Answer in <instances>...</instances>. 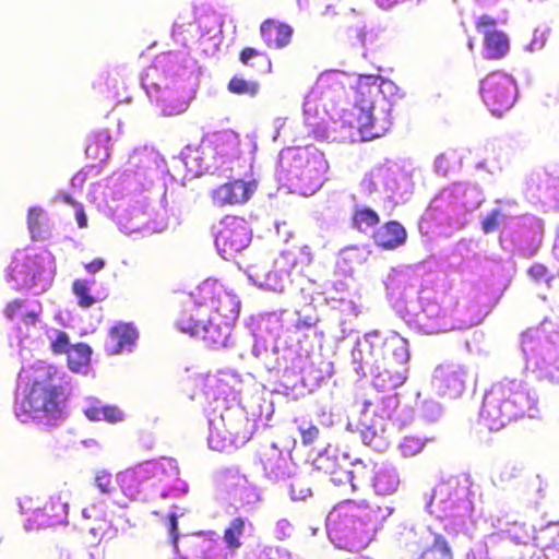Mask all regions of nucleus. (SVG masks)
<instances>
[{"label":"nucleus","mask_w":559,"mask_h":559,"mask_svg":"<svg viewBox=\"0 0 559 559\" xmlns=\"http://www.w3.org/2000/svg\"><path fill=\"white\" fill-rule=\"evenodd\" d=\"M382 518V511L374 502L344 500L326 518L328 535L337 548L360 550L373 539Z\"/></svg>","instance_id":"f257e3e1"},{"label":"nucleus","mask_w":559,"mask_h":559,"mask_svg":"<svg viewBox=\"0 0 559 559\" xmlns=\"http://www.w3.org/2000/svg\"><path fill=\"white\" fill-rule=\"evenodd\" d=\"M361 353L371 367L372 385L380 392L395 390L407 379L409 353L405 340L382 337L378 331L364 335Z\"/></svg>","instance_id":"f03ea898"},{"label":"nucleus","mask_w":559,"mask_h":559,"mask_svg":"<svg viewBox=\"0 0 559 559\" xmlns=\"http://www.w3.org/2000/svg\"><path fill=\"white\" fill-rule=\"evenodd\" d=\"M240 302L235 295L226 292L222 284L214 280H205L183 304L178 318L228 317L238 318Z\"/></svg>","instance_id":"7ed1b4c3"},{"label":"nucleus","mask_w":559,"mask_h":559,"mask_svg":"<svg viewBox=\"0 0 559 559\" xmlns=\"http://www.w3.org/2000/svg\"><path fill=\"white\" fill-rule=\"evenodd\" d=\"M174 78L163 73V68L154 63L145 71L142 83L153 104L163 116H177L186 111L188 103L178 90L174 88Z\"/></svg>","instance_id":"20e7f679"},{"label":"nucleus","mask_w":559,"mask_h":559,"mask_svg":"<svg viewBox=\"0 0 559 559\" xmlns=\"http://www.w3.org/2000/svg\"><path fill=\"white\" fill-rule=\"evenodd\" d=\"M66 396L61 386L34 381L20 402V411L33 419H57L63 415Z\"/></svg>","instance_id":"39448f33"},{"label":"nucleus","mask_w":559,"mask_h":559,"mask_svg":"<svg viewBox=\"0 0 559 559\" xmlns=\"http://www.w3.org/2000/svg\"><path fill=\"white\" fill-rule=\"evenodd\" d=\"M282 158L288 162L289 170L299 180L304 193H312L322 186L329 168L322 153L308 147H296L288 148Z\"/></svg>","instance_id":"423d86ee"},{"label":"nucleus","mask_w":559,"mask_h":559,"mask_svg":"<svg viewBox=\"0 0 559 559\" xmlns=\"http://www.w3.org/2000/svg\"><path fill=\"white\" fill-rule=\"evenodd\" d=\"M480 96L493 115L501 116L513 107L519 90L512 75L493 71L480 81Z\"/></svg>","instance_id":"0eeeda50"},{"label":"nucleus","mask_w":559,"mask_h":559,"mask_svg":"<svg viewBox=\"0 0 559 559\" xmlns=\"http://www.w3.org/2000/svg\"><path fill=\"white\" fill-rule=\"evenodd\" d=\"M237 318L228 317H205V318H177V326L180 331L201 337L206 344L213 347L225 346L231 328Z\"/></svg>","instance_id":"6e6552de"},{"label":"nucleus","mask_w":559,"mask_h":559,"mask_svg":"<svg viewBox=\"0 0 559 559\" xmlns=\"http://www.w3.org/2000/svg\"><path fill=\"white\" fill-rule=\"evenodd\" d=\"M250 241L251 229L243 217L235 215L223 217L215 236V246L225 260L233 259L247 248Z\"/></svg>","instance_id":"1a4fd4ad"},{"label":"nucleus","mask_w":559,"mask_h":559,"mask_svg":"<svg viewBox=\"0 0 559 559\" xmlns=\"http://www.w3.org/2000/svg\"><path fill=\"white\" fill-rule=\"evenodd\" d=\"M164 463H166L169 468L175 467V461L173 459L163 456L158 460L147 461L119 473L117 480L122 492L130 499H138L142 493V484L165 472Z\"/></svg>","instance_id":"9d476101"},{"label":"nucleus","mask_w":559,"mask_h":559,"mask_svg":"<svg viewBox=\"0 0 559 559\" xmlns=\"http://www.w3.org/2000/svg\"><path fill=\"white\" fill-rule=\"evenodd\" d=\"M254 186L251 182L236 179L225 182L210 192L214 206H236L245 204L251 198Z\"/></svg>","instance_id":"9b49d317"},{"label":"nucleus","mask_w":559,"mask_h":559,"mask_svg":"<svg viewBox=\"0 0 559 559\" xmlns=\"http://www.w3.org/2000/svg\"><path fill=\"white\" fill-rule=\"evenodd\" d=\"M236 424L237 421H212L207 438L210 448L224 452L248 441L250 433L233 432Z\"/></svg>","instance_id":"f8f14e48"},{"label":"nucleus","mask_w":559,"mask_h":559,"mask_svg":"<svg viewBox=\"0 0 559 559\" xmlns=\"http://www.w3.org/2000/svg\"><path fill=\"white\" fill-rule=\"evenodd\" d=\"M138 336L139 333L131 323H117L109 330L105 352L109 355H118L123 350H131Z\"/></svg>","instance_id":"ddd939ff"},{"label":"nucleus","mask_w":559,"mask_h":559,"mask_svg":"<svg viewBox=\"0 0 559 559\" xmlns=\"http://www.w3.org/2000/svg\"><path fill=\"white\" fill-rule=\"evenodd\" d=\"M346 430L358 433L365 444L374 449L386 447V432L382 421H347Z\"/></svg>","instance_id":"4468645a"},{"label":"nucleus","mask_w":559,"mask_h":559,"mask_svg":"<svg viewBox=\"0 0 559 559\" xmlns=\"http://www.w3.org/2000/svg\"><path fill=\"white\" fill-rule=\"evenodd\" d=\"M399 405L397 394L390 396L377 394L370 400H356L355 406L366 417L385 419Z\"/></svg>","instance_id":"2eb2a0df"},{"label":"nucleus","mask_w":559,"mask_h":559,"mask_svg":"<svg viewBox=\"0 0 559 559\" xmlns=\"http://www.w3.org/2000/svg\"><path fill=\"white\" fill-rule=\"evenodd\" d=\"M406 238V229L396 221L384 223L372 234L373 242L383 250L396 249L405 243Z\"/></svg>","instance_id":"dca6fc26"},{"label":"nucleus","mask_w":559,"mask_h":559,"mask_svg":"<svg viewBox=\"0 0 559 559\" xmlns=\"http://www.w3.org/2000/svg\"><path fill=\"white\" fill-rule=\"evenodd\" d=\"M260 34L267 47L284 48L293 36V28L286 23L267 19L260 25Z\"/></svg>","instance_id":"f3484780"},{"label":"nucleus","mask_w":559,"mask_h":559,"mask_svg":"<svg viewBox=\"0 0 559 559\" xmlns=\"http://www.w3.org/2000/svg\"><path fill=\"white\" fill-rule=\"evenodd\" d=\"M68 504L60 498H51L35 513V521L41 526H55L62 523L68 515Z\"/></svg>","instance_id":"a211bd4d"},{"label":"nucleus","mask_w":559,"mask_h":559,"mask_svg":"<svg viewBox=\"0 0 559 559\" xmlns=\"http://www.w3.org/2000/svg\"><path fill=\"white\" fill-rule=\"evenodd\" d=\"M391 127V121L385 117H379L376 108L361 112L358 128L364 136L377 139L382 136Z\"/></svg>","instance_id":"6ab92c4d"},{"label":"nucleus","mask_w":559,"mask_h":559,"mask_svg":"<svg viewBox=\"0 0 559 559\" xmlns=\"http://www.w3.org/2000/svg\"><path fill=\"white\" fill-rule=\"evenodd\" d=\"M484 51L487 59H503L510 50V40L502 31L486 32L483 40Z\"/></svg>","instance_id":"aec40b11"},{"label":"nucleus","mask_w":559,"mask_h":559,"mask_svg":"<svg viewBox=\"0 0 559 559\" xmlns=\"http://www.w3.org/2000/svg\"><path fill=\"white\" fill-rule=\"evenodd\" d=\"M111 136L108 130H99L95 132L88 140L85 154L88 158L96 160L98 164H105L110 156L109 142Z\"/></svg>","instance_id":"412c9836"},{"label":"nucleus","mask_w":559,"mask_h":559,"mask_svg":"<svg viewBox=\"0 0 559 559\" xmlns=\"http://www.w3.org/2000/svg\"><path fill=\"white\" fill-rule=\"evenodd\" d=\"M37 274L36 261L31 257L15 261L11 267V277L20 288L34 286Z\"/></svg>","instance_id":"4be33fe9"},{"label":"nucleus","mask_w":559,"mask_h":559,"mask_svg":"<svg viewBox=\"0 0 559 559\" xmlns=\"http://www.w3.org/2000/svg\"><path fill=\"white\" fill-rule=\"evenodd\" d=\"M399 476L394 469L388 468L385 464L373 466V488L379 495H391L399 487Z\"/></svg>","instance_id":"5701e85b"},{"label":"nucleus","mask_w":559,"mask_h":559,"mask_svg":"<svg viewBox=\"0 0 559 559\" xmlns=\"http://www.w3.org/2000/svg\"><path fill=\"white\" fill-rule=\"evenodd\" d=\"M261 463L269 478L280 479L287 475L288 461L274 449L263 453Z\"/></svg>","instance_id":"b1692460"},{"label":"nucleus","mask_w":559,"mask_h":559,"mask_svg":"<svg viewBox=\"0 0 559 559\" xmlns=\"http://www.w3.org/2000/svg\"><path fill=\"white\" fill-rule=\"evenodd\" d=\"M350 222L353 228L365 233L380 223V216L368 206H355Z\"/></svg>","instance_id":"393cba45"},{"label":"nucleus","mask_w":559,"mask_h":559,"mask_svg":"<svg viewBox=\"0 0 559 559\" xmlns=\"http://www.w3.org/2000/svg\"><path fill=\"white\" fill-rule=\"evenodd\" d=\"M87 419H119L121 412L118 407L102 403L99 400H92L84 411Z\"/></svg>","instance_id":"a878e982"},{"label":"nucleus","mask_w":559,"mask_h":559,"mask_svg":"<svg viewBox=\"0 0 559 559\" xmlns=\"http://www.w3.org/2000/svg\"><path fill=\"white\" fill-rule=\"evenodd\" d=\"M419 559H453V555L445 537L435 534L432 544L421 552Z\"/></svg>","instance_id":"bb28decb"},{"label":"nucleus","mask_w":559,"mask_h":559,"mask_svg":"<svg viewBox=\"0 0 559 559\" xmlns=\"http://www.w3.org/2000/svg\"><path fill=\"white\" fill-rule=\"evenodd\" d=\"M245 519L238 516L230 521L229 525L225 528L223 539L229 550H236L241 547V536L245 532Z\"/></svg>","instance_id":"cd10ccee"},{"label":"nucleus","mask_w":559,"mask_h":559,"mask_svg":"<svg viewBox=\"0 0 559 559\" xmlns=\"http://www.w3.org/2000/svg\"><path fill=\"white\" fill-rule=\"evenodd\" d=\"M227 90L235 95L255 97L259 94L260 84L257 81H249L240 75H234L227 84Z\"/></svg>","instance_id":"c85d7f7f"},{"label":"nucleus","mask_w":559,"mask_h":559,"mask_svg":"<svg viewBox=\"0 0 559 559\" xmlns=\"http://www.w3.org/2000/svg\"><path fill=\"white\" fill-rule=\"evenodd\" d=\"M92 355L91 347L85 343H78L71 346L68 353V362L71 369L87 365Z\"/></svg>","instance_id":"c756f323"},{"label":"nucleus","mask_w":559,"mask_h":559,"mask_svg":"<svg viewBox=\"0 0 559 559\" xmlns=\"http://www.w3.org/2000/svg\"><path fill=\"white\" fill-rule=\"evenodd\" d=\"M72 292L82 308H90L96 302V299L90 294L88 283L85 280H75L72 284Z\"/></svg>","instance_id":"7c9ffc66"},{"label":"nucleus","mask_w":559,"mask_h":559,"mask_svg":"<svg viewBox=\"0 0 559 559\" xmlns=\"http://www.w3.org/2000/svg\"><path fill=\"white\" fill-rule=\"evenodd\" d=\"M506 218L500 209H493L481 221V230L485 235L497 231Z\"/></svg>","instance_id":"2f4dec72"},{"label":"nucleus","mask_w":559,"mask_h":559,"mask_svg":"<svg viewBox=\"0 0 559 559\" xmlns=\"http://www.w3.org/2000/svg\"><path fill=\"white\" fill-rule=\"evenodd\" d=\"M299 432L301 436V442L306 447L313 445L321 439V430L311 421H307L301 425L299 427Z\"/></svg>","instance_id":"473e14b6"},{"label":"nucleus","mask_w":559,"mask_h":559,"mask_svg":"<svg viewBox=\"0 0 559 559\" xmlns=\"http://www.w3.org/2000/svg\"><path fill=\"white\" fill-rule=\"evenodd\" d=\"M254 58H262L265 61L267 70L269 71L271 70V67H272L271 60L269 59V57L264 52H262V51H260L258 49H254L252 47H245L239 52V61L243 66L252 67L253 63H251L250 61L252 59H254Z\"/></svg>","instance_id":"72a5a7b5"},{"label":"nucleus","mask_w":559,"mask_h":559,"mask_svg":"<svg viewBox=\"0 0 559 559\" xmlns=\"http://www.w3.org/2000/svg\"><path fill=\"white\" fill-rule=\"evenodd\" d=\"M43 210L39 207H32L28 210L27 214V225L28 229L32 234V238L35 239L41 233L43 226Z\"/></svg>","instance_id":"f704fd0d"},{"label":"nucleus","mask_w":559,"mask_h":559,"mask_svg":"<svg viewBox=\"0 0 559 559\" xmlns=\"http://www.w3.org/2000/svg\"><path fill=\"white\" fill-rule=\"evenodd\" d=\"M95 485L103 493H110L115 486L112 475L106 471H100L95 476Z\"/></svg>","instance_id":"c9c22d12"},{"label":"nucleus","mask_w":559,"mask_h":559,"mask_svg":"<svg viewBox=\"0 0 559 559\" xmlns=\"http://www.w3.org/2000/svg\"><path fill=\"white\" fill-rule=\"evenodd\" d=\"M497 20L488 14H484L475 22L476 31L485 36L486 32H496Z\"/></svg>","instance_id":"e433bc0d"},{"label":"nucleus","mask_w":559,"mask_h":559,"mask_svg":"<svg viewBox=\"0 0 559 559\" xmlns=\"http://www.w3.org/2000/svg\"><path fill=\"white\" fill-rule=\"evenodd\" d=\"M528 276L535 282L548 281L550 278L548 267L543 263H534L527 270Z\"/></svg>","instance_id":"4c0bfd02"},{"label":"nucleus","mask_w":559,"mask_h":559,"mask_svg":"<svg viewBox=\"0 0 559 559\" xmlns=\"http://www.w3.org/2000/svg\"><path fill=\"white\" fill-rule=\"evenodd\" d=\"M71 346L69 336L66 332L59 331L56 335L55 341L51 343V349L55 354L69 353Z\"/></svg>","instance_id":"58836bf2"},{"label":"nucleus","mask_w":559,"mask_h":559,"mask_svg":"<svg viewBox=\"0 0 559 559\" xmlns=\"http://www.w3.org/2000/svg\"><path fill=\"white\" fill-rule=\"evenodd\" d=\"M310 495V489L301 479H294L289 485V496L293 500H302Z\"/></svg>","instance_id":"ea45409f"},{"label":"nucleus","mask_w":559,"mask_h":559,"mask_svg":"<svg viewBox=\"0 0 559 559\" xmlns=\"http://www.w3.org/2000/svg\"><path fill=\"white\" fill-rule=\"evenodd\" d=\"M424 439L415 437H405L401 443V449L405 454L412 455L421 450Z\"/></svg>","instance_id":"a19ab883"},{"label":"nucleus","mask_w":559,"mask_h":559,"mask_svg":"<svg viewBox=\"0 0 559 559\" xmlns=\"http://www.w3.org/2000/svg\"><path fill=\"white\" fill-rule=\"evenodd\" d=\"M23 299H14L8 302L4 307V314L8 319L12 320L17 312H20L24 306Z\"/></svg>","instance_id":"79ce46f5"},{"label":"nucleus","mask_w":559,"mask_h":559,"mask_svg":"<svg viewBox=\"0 0 559 559\" xmlns=\"http://www.w3.org/2000/svg\"><path fill=\"white\" fill-rule=\"evenodd\" d=\"M168 530L171 536L173 544L176 546L179 537L178 533V521L175 513L168 514Z\"/></svg>","instance_id":"37998d69"},{"label":"nucleus","mask_w":559,"mask_h":559,"mask_svg":"<svg viewBox=\"0 0 559 559\" xmlns=\"http://www.w3.org/2000/svg\"><path fill=\"white\" fill-rule=\"evenodd\" d=\"M41 314V306L38 305L37 310L27 311L22 316V322L26 325H35L39 320V316Z\"/></svg>","instance_id":"c03bdc74"},{"label":"nucleus","mask_w":559,"mask_h":559,"mask_svg":"<svg viewBox=\"0 0 559 559\" xmlns=\"http://www.w3.org/2000/svg\"><path fill=\"white\" fill-rule=\"evenodd\" d=\"M106 263L105 260L102 258H96L92 260L91 262L84 264V269L90 274H95L99 271H102L105 267Z\"/></svg>","instance_id":"a18cd8bd"},{"label":"nucleus","mask_w":559,"mask_h":559,"mask_svg":"<svg viewBox=\"0 0 559 559\" xmlns=\"http://www.w3.org/2000/svg\"><path fill=\"white\" fill-rule=\"evenodd\" d=\"M75 219L80 228L87 227V217L82 204H78L75 209Z\"/></svg>","instance_id":"49530a36"},{"label":"nucleus","mask_w":559,"mask_h":559,"mask_svg":"<svg viewBox=\"0 0 559 559\" xmlns=\"http://www.w3.org/2000/svg\"><path fill=\"white\" fill-rule=\"evenodd\" d=\"M330 457L328 456L326 452L321 454L318 459L319 468H323L326 473L333 474L334 469L330 468L328 465H324L325 461H329Z\"/></svg>","instance_id":"de8ad7c7"},{"label":"nucleus","mask_w":559,"mask_h":559,"mask_svg":"<svg viewBox=\"0 0 559 559\" xmlns=\"http://www.w3.org/2000/svg\"><path fill=\"white\" fill-rule=\"evenodd\" d=\"M312 325H313V323H312V322H308V321H306V320H298V321L296 322V324H295V328H296L297 330H301V329H308V328H310V326H312Z\"/></svg>","instance_id":"09e8293b"},{"label":"nucleus","mask_w":559,"mask_h":559,"mask_svg":"<svg viewBox=\"0 0 559 559\" xmlns=\"http://www.w3.org/2000/svg\"><path fill=\"white\" fill-rule=\"evenodd\" d=\"M554 252L559 258V225L556 231V238L554 242Z\"/></svg>","instance_id":"8fccbe9b"},{"label":"nucleus","mask_w":559,"mask_h":559,"mask_svg":"<svg viewBox=\"0 0 559 559\" xmlns=\"http://www.w3.org/2000/svg\"><path fill=\"white\" fill-rule=\"evenodd\" d=\"M442 487H440V485H438L435 489H433V492H432V496H431V499L432 500H440V495L442 493Z\"/></svg>","instance_id":"3c124183"},{"label":"nucleus","mask_w":559,"mask_h":559,"mask_svg":"<svg viewBox=\"0 0 559 559\" xmlns=\"http://www.w3.org/2000/svg\"><path fill=\"white\" fill-rule=\"evenodd\" d=\"M153 447H154L153 441H142V443H141V448H143L145 450H151V449H153Z\"/></svg>","instance_id":"603ef678"},{"label":"nucleus","mask_w":559,"mask_h":559,"mask_svg":"<svg viewBox=\"0 0 559 559\" xmlns=\"http://www.w3.org/2000/svg\"><path fill=\"white\" fill-rule=\"evenodd\" d=\"M63 200H64L68 204H71V205H73V206H75V207H76V206H78V204H79V203H76V202L73 200V198H72V197H70V195H64V197H63Z\"/></svg>","instance_id":"864d4df0"},{"label":"nucleus","mask_w":559,"mask_h":559,"mask_svg":"<svg viewBox=\"0 0 559 559\" xmlns=\"http://www.w3.org/2000/svg\"><path fill=\"white\" fill-rule=\"evenodd\" d=\"M443 159H444V156H443V155H440V156H438V158H437V160H436V169H437L438 171H440L441 164H442Z\"/></svg>","instance_id":"5fc2aeb1"},{"label":"nucleus","mask_w":559,"mask_h":559,"mask_svg":"<svg viewBox=\"0 0 559 559\" xmlns=\"http://www.w3.org/2000/svg\"><path fill=\"white\" fill-rule=\"evenodd\" d=\"M292 255H293V254H292V252H288V251H287V252H283V253L281 254V259H282V260H286V261H290V260H292V259H290V257H292Z\"/></svg>","instance_id":"6e6d98bb"},{"label":"nucleus","mask_w":559,"mask_h":559,"mask_svg":"<svg viewBox=\"0 0 559 559\" xmlns=\"http://www.w3.org/2000/svg\"><path fill=\"white\" fill-rule=\"evenodd\" d=\"M348 559H372V558L367 557V556H361V555H354Z\"/></svg>","instance_id":"4d7b16f0"},{"label":"nucleus","mask_w":559,"mask_h":559,"mask_svg":"<svg viewBox=\"0 0 559 559\" xmlns=\"http://www.w3.org/2000/svg\"><path fill=\"white\" fill-rule=\"evenodd\" d=\"M452 379H453V381H454V382H457V384H459V390H461V389H462V386H463V385H462V382H461V381H460V380H459L454 374L452 376Z\"/></svg>","instance_id":"13d9d810"}]
</instances>
